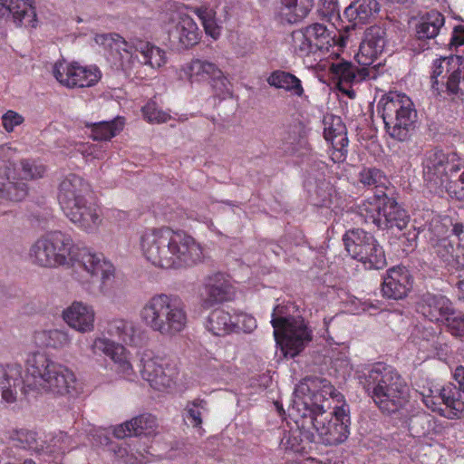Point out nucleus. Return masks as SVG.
I'll use <instances>...</instances> for the list:
<instances>
[{"label":"nucleus","instance_id":"f257e3e1","mask_svg":"<svg viewBox=\"0 0 464 464\" xmlns=\"http://www.w3.org/2000/svg\"><path fill=\"white\" fill-rule=\"evenodd\" d=\"M34 391L56 397H75L81 387L75 373L45 352L31 353L26 360V377L19 364L0 365V401L13 403L18 392Z\"/></svg>","mask_w":464,"mask_h":464},{"label":"nucleus","instance_id":"f03ea898","mask_svg":"<svg viewBox=\"0 0 464 464\" xmlns=\"http://www.w3.org/2000/svg\"><path fill=\"white\" fill-rule=\"evenodd\" d=\"M298 384L309 386L304 395L308 416L298 423L310 441L324 445L344 442L350 434L349 406L343 396L326 379L306 377Z\"/></svg>","mask_w":464,"mask_h":464},{"label":"nucleus","instance_id":"7ed1b4c3","mask_svg":"<svg viewBox=\"0 0 464 464\" xmlns=\"http://www.w3.org/2000/svg\"><path fill=\"white\" fill-rule=\"evenodd\" d=\"M140 248L146 260L166 269L187 268L203 259V249L191 236L169 227L143 231Z\"/></svg>","mask_w":464,"mask_h":464},{"label":"nucleus","instance_id":"20e7f679","mask_svg":"<svg viewBox=\"0 0 464 464\" xmlns=\"http://www.w3.org/2000/svg\"><path fill=\"white\" fill-rule=\"evenodd\" d=\"M90 185L80 176L70 173L59 183L58 201L65 216L79 228L92 233L102 223L97 208L87 196Z\"/></svg>","mask_w":464,"mask_h":464},{"label":"nucleus","instance_id":"39448f33","mask_svg":"<svg viewBox=\"0 0 464 464\" xmlns=\"http://www.w3.org/2000/svg\"><path fill=\"white\" fill-rule=\"evenodd\" d=\"M423 216L427 222L415 228L424 234L437 256L447 265L464 266V226L453 225L450 218H441L430 211Z\"/></svg>","mask_w":464,"mask_h":464},{"label":"nucleus","instance_id":"423d86ee","mask_svg":"<svg viewBox=\"0 0 464 464\" xmlns=\"http://www.w3.org/2000/svg\"><path fill=\"white\" fill-rule=\"evenodd\" d=\"M362 379L363 389L382 411L393 413L406 403L405 382L393 367L374 363Z\"/></svg>","mask_w":464,"mask_h":464},{"label":"nucleus","instance_id":"0eeeda50","mask_svg":"<svg viewBox=\"0 0 464 464\" xmlns=\"http://www.w3.org/2000/svg\"><path fill=\"white\" fill-rule=\"evenodd\" d=\"M139 315L144 325L163 336H174L188 324L186 305L175 295H153L143 304Z\"/></svg>","mask_w":464,"mask_h":464},{"label":"nucleus","instance_id":"6e6552de","mask_svg":"<svg viewBox=\"0 0 464 464\" xmlns=\"http://www.w3.org/2000/svg\"><path fill=\"white\" fill-rule=\"evenodd\" d=\"M377 109L387 133L400 141L408 140L417 120L411 99L402 92H389L380 99Z\"/></svg>","mask_w":464,"mask_h":464},{"label":"nucleus","instance_id":"1a4fd4ad","mask_svg":"<svg viewBox=\"0 0 464 464\" xmlns=\"http://www.w3.org/2000/svg\"><path fill=\"white\" fill-rule=\"evenodd\" d=\"M274 336L282 347L285 356L295 357L312 339V332L304 320L300 316H289L285 307L277 305L274 308L271 318Z\"/></svg>","mask_w":464,"mask_h":464},{"label":"nucleus","instance_id":"9d476101","mask_svg":"<svg viewBox=\"0 0 464 464\" xmlns=\"http://www.w3.org/2000/svg\"><path fill=\"white\" fill-rule=\"evenodd\" d=\"M431 87L437 95L451 99L464 94V57L449 56L433 62Z\"/></svg>","mask_w":464,"mask_h":464},{"label":"nucleus","instance_id":"9b49d317","mask_svg":"<svg viewBox=\"0 0 464 464\" xmlns=\"http://www.w3.org/2000/svg\"><path fill=\"white\" fill-rule=\"evenodd\" d=\"M74 266V277L83 286L100 282L102 288L115 276V267L101 253L87 248L74 252L72 261Z\"/></svg>","mask_w":464,"mask_h":464},{"label":"nucleus","instance_id":"f8f14e48","mask_svg":"<svg viewBox=\"0 0 464 464\" xmlns=\"http://www.w3.org/2000/svg\"><path fill=\"white\" fill-rule=\"evenodd\" d=\"M343 240L349 255L363 264L367 269H382L386 257L382 246L374 237L362 229L347 231Z\"/></svg>","mask_w":464,"mask_h":464},{"label":"nucleus","instance_id":"ddd939ff","mask_svg":"<svg viewBox=\"0 0 464 464\" xmlns=\"http://www.w3.org/2000/svg\"><path fill=\"white\" fill-rule=\"evenodd\" d=\"M140 375L150 385L160 392L173 391L179 381V371L166 357L146 352L140 358Z\"/></svg>","mask_w":464,"mask_h":464},{"label":"nucleus","instance_id":"4468645a","mask_svg":"<svg viewBox=\"0 0 464 464\" xmlns=\"http://www.w3.org/2000/svg\"><path fill=\"white\" fill-rule=\"evenodd\" d=\"M179 77L190 83L208 81L218 96L226 97L232 93L231 83L218 68L208 60L192 59L180 68Z\"/></svg>","mask_w":464,"mask_h":464},{"label":"nucleus","instance_id":"2eb2a0df","mask_svg":"<svg viewBox=\"0 0 464 464\" xmlns=\"http://www.w3.org/2000/svg\"><path fill=\"white\" fill-rule=\"evenodd\" d=\"M422 165L425 181L431 187H439L448 180L449 173L464 168V160L456 152L434 149L425 154Z\"/></svg>","mask_w":464,"mask_h":464},{"label":"nucleus","instance_id":"dca6fc26","mask_svg":"<svg viewBox=\"0 0 464 464\" xmlns=\"http://www.w3.org/2000/svg\"><path fill=\"white\" fill-rule=\"evenodd\" d=\"M309 392V386L304 384H297L293 398V404L290 408V415L294 419L296 429L285 432L281 440V445L285 449L294 452H304L306 446L313 441L306 439L304 430L298 423L301 420L308 416L307 402L304 401V395Z\"/></svg>","mask_w":464,"mask_h":464},{"label":"nucleus","instance_id":"f3484780","mask_svg":"<svg viewBox=\"0 0 464 464\" xmlns=\"http://www.w3.org/2000/svg\"><path fill=\"white\" fill-rule=\"evenodd\" d=\"M165 29L170 43L180 49L192 47L200 39V32L197 24L182 11H175L169 14L165 24Z\"/></svg>","mask_w":464,"mask_h":464},{"label":"nucleus","instance_id":"a211bd4d","mask_svg":"<svg viewBox=\"0 0 464 464\" xmlns=\"http://www.w3.org/2000/svg\"><path fill=\"white\" fill-rule=\"evenodd\" d=\"M53 74L61 84L69 88L91 87L102 77L96 66L84 67L65 61H58L53 64Z\"/></svg>","mask_w":464,"mask_h":464},{"label":"nucleus","instance_id":"6ab92c4d","mask_svg":"<svg viewBox=\"0 0 464 464\" xmlns=\"http://www.w3.org/2000/svg\"><path fill=\"white\" fill-rule=\"evenodd\" d=\"M386 45V32L380 26H371L364 33L355 58L361 66H374Z\"/></svg>","mask_w":464,"mask_h":464},{"label":"nucleus","instance_id":"aec40b11","mask_svg":"<svg viewBox=\"0 0 464 464\" xmlns=\"http://www.w3.org/2000/svg\"><path fill=\"white\" fill-rule=\"evenodd\" d=\"M324 135L332 144L330 157L334 163H341L346 160L347 146L349 143L346 127L338 116H327L324 120Z\"/></svg>","mask_w":464,"mask_h":464},{"label":"nucleus","instance_id":"412c9836","mask_svg":"<svg viewBox=\"0 0 464 464\" xmlns=\"http://www.w3.org/2000/svg\"><path fill=\"white\" fill-rule=\"evenodd\" d=\"M62 318L71 328L81 334L94 330L95 312L92 305L82 301H73L62 312Z\"/></svg>","mask_w":464,"mask_h":464},{"label":"nucleus","instance_id":"4be33fe9","mask_svg":"<svg viewBox=\"0 0 464 464\" xmlns=\"http://www.w3.org/2000/svg\"><path fill=\"white\" fill-rule=\"evenodd\" d=\"M330 70L338 78L340 84H354L376 79L382 72V64L378 62L372 67L357 68L348 62H337L331 64Z\"/></svg>","mask_w":464,"mask_h":464},{"label":"nucleus","instance_id":"5701e85b","mask_svg":"<svg viewBox=\"0 0 464 464\" xmlns=\"http://www.w3.org/2000/svg\"><path fill=\"white\" fill-rule=\"evenodd\" d=\"M417 311L430 322L444 323L453 313L451 302L441 295L426 293L417 303Z\"/></svg>","mask_w":464,"mask_h":464},{"label":"nucleus","instance_id":"b1692460","mask_svg":"<svg viewBox=\"0 0 464 464\" xmlns=\"http://www.w3.org/2000/svg\"><path fill=\"white\" fill-rule=\"evenodd\" d=\"M411 285V276L405 267H392L383 277L382 293L388 299L400 300L407 296Z\"/></svg>","mask_w":464,"mask_h":464},{"label":"nucleus","instance_id":"393cba45","mask_svg":"<svg viewBox=\"0 0 464 464\" xmlns=\"http://www.w3.org/2000/svg\"><path fill=\"white\" fill-rule=\"evenodd\" d=\"M34 0H0L2 15L11 16L18 26L35 28L37 17Z\"/></svg>","mask_w":464,"mask_h":464},{"label":"nucleus","instance_id":"a878e982","mask_svg":"<svg viewBox=\"0 0 464 464\" xmlns=\"http://www.w3.org/2000/svg\"><path fill=\"white\" fill-rule=\"evenodd\" d=\"M232 286L224 274L217 273L208 277L204 293L201 294V302L204 308H209L215 304L223 303L231 299Z\"/></svg>","mask_w":464,"mask_h":464},{"label":"nucleus","instance_id":"bb28decb","mask_svg":"<svg viewBox=\"0 0 464 464\" xmlns=\"http://www.w3.org/2000/svg\"><path fill=\"white\" fill-rule=\"evenodd\" d=\"M44 237L59 266L72 261L75 246L70 235L55 230L44 234Z\"/></svg>","mask_w":464,"mask_h":464},{"label":"nucleus","instance_id":"cd10ccee","mask_svg":"<svg viewBox=\"0 0 464 464\" xmlns=\"http://www.w3.org/2000/svg\"><path fill=\"white\" fill-rule=\"evenodd\" d=\"M107 332L111 336L117 337L126 345L137 347L142 343L141 330L131 320L113 319L109 323Z\"/></svg>","mask_w":464,"mask_h":464},{"label":"nucleus","instance_id":"c85d7f7f","mask_svg":"<svg viewBox=\"0 0 464 464\" xmlns=\"http://www.w3.org/2000/svg\"><path fill=\"white\" fill-rule=\"evenodd\" d=\"M382 202V208L381 211V219H379V228H397L398 230L404 229L409 223V216L406 211L398 205V203L388 198L386 195Z\"/></svg>","mask_w":464,"mask_h":464},{"label":"nucleus","instance_id":"c756f323","mask_svg":"<svg viewBox=\"0 0 464 464\" xmlns=\"http://www.w3.org/2000/svg\"><path fill=\"white\" fill-rule=\"evenodd\" d=\"M157 426L156 419L151 414H141L132 418L113 430V434L118 439L128 436H141L151 434Z\"/></svg>","mask_w":464,"mask_h":464},{"label":"nucleus","instance_id":"7c9ffc66","mask_svg":"<svg viewBox=\"0 0 464 464\" xmlns=\"http://www.w3.org/2000/svg\"><path fill=\"white\" fill-rule=\"evenodd\" d=\"M206 329L215 336H226L232 333H238V322L234 316L222 308L212 310L205 321Z\"/></svg>","mask_w":464,"mask_h":464},{"label":"nucleus","instance_id":"2f4dec72","mask_svg":"<svg viewBox=\"0 0 464 464\" xmlns=\"http://www.w3.org/2000/svg\"><path fill=\"white\" fill-rule=\"evenodd\" d=\"M380 11L376 0H355L343 12L344 16L355 25L370 22Z\"/></svg>","mask_w":464,"mask_h":464},{"label":"nucleus","instance_id":"473e14b6","mask_svg":"<svg viewBox=\"0 0 464 464\" xmlns=\"http://www.w3.org/2000/svg\"><path fill=\"white\" fill-rule=\"evenodd\" d=\"M439 399L445 407L440 410V416L450 420L459 419L464 411V402L459 399V390L447 385L439 390Z\"/></svg>","mask_w":464,"mask_h":464},{"label":"nucleus","instance_id":"72a5a7b5","mask_svg":"<svg viewBox=\"0 0 464 464\" xmlns=\"http://www.w3.org/2000/svg\"><path fill=\"white\" fill-rule=\"evenodd\" d=\"M266 82L271 87L283 89L293 96H304L301 80L289 72L276 70L266 78Z\"/></svg>","mask_w":464,"mask_h":464},{"label":"nucleus","instance_id":"f704fd0d","mask_svg":"<svg viewBox=\"0 0 464 464\" xmlns=\"http://www.w3.org/2000/svg\"><path fill=\"white\" fill-rule=\"evenodd\" d=\"M445 23L444 15L436 10H431L423 14L417 25L416 35L419 39L435 38Z\"/></svg>","mask_w":464,"mask_h":464},{"label":"nucleus","instance_id":"c9c22d12","mask_svg":"<svg viewBox=\"0 0 464 464\" xmlns=\"http://www.w3.org/2000/svg\"><path fill=\"white\" fill-rule=\"evenodd\" d=\"M413 338L420 349L423 351L436 353L439 356L447 354V346L442 343L443 338L436 335L432 329L417 327L413 333Z\"/></svg>","mask_w":464,"mask_h":464},{"label":"nucleus","instance_id":"e433bc0d","mask_svg":"<svg viewBox=\"0 0 464 464\" xmlns=\"http://www.w3.org/2000/svg\"><path fill=\"white\" fill-rule=\"evenodd\" d=\"M34 337L39 344L55 350L66 348L72 343L71 334L68 331L63 329L39 331Z\"/></svg>","mask_w":464,"mask_h":464},{"label":"nucleus","instance_id":"4c0bfd02","mask_svg":"<svg viewBox=\"0 0 464 464\" xmlns=\"http://www.w3.org/2000/svg\"><path fill=\"white\" fill-rule=\"evenodd\" d=\"M385 191L381 190L375 193L372 198L362 202L357 207V213L361 219L365 223H372L379 227V219H381V211L382 208V198L385 197Z\"/></svg>","mask_w":464,"mask_h":464},{"label":"nucleus","instance_id":"58836bf2","mask_svg":"<svg viewBox=\"0 0 464 464\" xmlns=\"http://www.w3.org/2000/svg\"><path fill=\"white\" fill-rule=\"evenodd\" d=\"M110 360L112 362L113 371L119 377L127 381L135 379L136 372L131 363L130 352L123 344L114 352Z\"/></svg>","mask_w":464,"mask_h":464},{"label":"nucleus","instance_id":"ea45409f","mask_svg":"<svg viewBox=\"0 0 464 464\" xmlns=\"http://www.w3.org/2000/svg\"><path fill=\"white\" fill-rule=\"evenodd\" d=\"M124 121L121 118H116L110 121H100L87 124L91 128L92 140L99 141H108L118 135L123 129Z\"/></svg>","mask_w":464,"mask_h":464},{"label":"nucleus","instance_id":"a19ab883","mask_svg":"<svg viewBox=\"0 0 464 464\" xmlns=\"http://www.w3.org/2000/svg\"><path fill=\"white\" fill-rule=\"evenodd\" d=\"M281 13L293 24L304 19L311 11L314 0H282Z\"/></svg>","mask_w":464,"mask_h":464},{"label":"nucleus","instance_id":"79ce46f5","mask_svg":"<svg viewBox=\"0 0 464 464\" xmlns=\"http://www.w3.org/2000/svg\"><path fill=\"white\" fill-rule=\"evenodd\" d=\"M29 256L32 262L43 267H57L59 266L55 256L53 255L49 246L42 236L31 246Z\"/></svg>","mask_w":464,"mask_h":464},{"label":"nucleus","instance_id":"37998d69","mask_svg":"<svg viewBox=\"0 0 464 464\" xmlns=\"http://www.w3.org/2000/svg\"><path fill=\"white\" fill-rule=\"evenodd\" d=\"M41 448H43L42 454L53 456L56 459L72 448V440L66 433L59 431L48 440H41Z\"/></svg>","mask_w":464,"mask_h":464},{"label":"nucleus","instance_id":"c03bdc74","mask_svg":"<svg viewBox=\"0 0 464 464\" xmlns=\"http://www.w3.org/2000/svg\"><path fill=\"white\" fill-rule=\"evenodd\" d=\"M41 440L36 432L27 430H16L12 436L14 447L37 454H42Z\"/></svg>","mask_w":464,"mask_h":464},{"label":"nucleus","instance_id":"a18cd8bd","mask_svg":"<svg viewBox=\"0 0 464 464\" xmlns=\"http://www.w3.org/2000/svg\"><path fill=\"white\" fill-rule=\"evenodd\" d=\"M208 401L201 398L188 401L184 408V419L193 428L202 430L203 416L208 412Z\"/></svg>","mask_w":464,"mask_h":464},{"label":"nucleus","instance_id":"49530a36","mask_svg":"<svg viewBox=\"0 0 464 464\" xmlns=\"http://www.w3.org/2000/svg\"><path fill=\"white\" fill-rule=\"evenodd\" d=\"M143 58V63L152 68H160L167 63L166 53L150 43L140 42L135 47Z\"/></svg>","mask_w":464,"mask_h":464},{"label":"nucleus","instance_id":"de8ad7c7","mask_svg":"<svg viewBox=\"0 0 464 464\" xmlns=\"http://www.w3.org/2000/svg\"><path fill=\"white\" fill-rule=\"evenodd\" d=\"M116 458L122 460L125 464H142L149 460L148 450L143 449H132L129 445L122 443L111 448Z\"/></svg>","mask_w":464,"mask_h":464},{"label":"nucleus","instance_id":"09e8293b","mask_svg":"<svg viewBox=\"0 0 464 464\" xmlns=\"http://www.w3.org/2000/svg\"><path fill=\"white\" fill-rule=\"evenodd\" d=\"M94 41L97 44L102 45L111 52L116 51L121 53L122 51L127 54L132 53L133 46L118 34H96L94 36Z\"/></svg>","mask_w":464,"mask_h":464},{"label":"nucleus","instance_id":"8fccbe9b","mask_svg":"<svg viewBox=\"0 0 464 464\" xmlns=\"http://www.w3.org/2000/svg\"><path fill=\"white\" fill-rule=\"evenodd\" d=\"M304 30L316 51L328 48L331 45V42L334 41L331 32L322 24H311L304 28Z\"/></svg>","mask_w":464,"mask_h":464},{"label":"nucleus","instance_id":"3c124183","mask_svg":"<svg viewBox=\"0 0 464 464\" xmlns=\"http://www.w3.org/2000/svg\"><path fill=\"white\" fill-rule=\"evenodd\" d=\"M122 343L115 342L104 334L95 336L89 345V350L93 356H106L111 358L114 352Z\"/></svg>","mask_w":464,"mask_h":464},{"label":"nucleus","instance_id":"603ef678","mask_svg":"<svg viewBox=\"0 0 464 464\" xmlns=\"http://www.w3.org/2000/svg\"><path fill=\"white\" fill-rule=\"evenodd\" d=\"M0 187V203L4 199L11 201H21L27 196L28 188L24 182H14L10 180Z\"/></svg>","mask_w":464,"mask_h":464},{"label":"nucleus","instance_id":"864d4df0","mask_svg":"<svg viewBox=\"0 0 464 464\" xmlns=\"http://www.w3.org/2000/svg\"><path fill=\"white\" fill-rule=\"evenodd\" d=\"M359 179L362 184L372 188H375L376 193L384 191L387 179L385 175L378 169L365 168L359 174Z\"/></svg>","mask_w":464,"mask_h":464},{"label":"nucleus","instance_id":"5fc2aeb1","mask_svg":"<svg viewBox=\"0 0 464 464\" xmlns=\"http://www.w3.org/2000/svg\"><path fill=\"white\" fill-rule=\"evenodd\" d=\"M292 47L298 56H305L316 50L304 29L292 33Z\"/></svg>","mask_w":464,"mask_h":464},{"label":"nucleus","instance_id":"6e6d98bb","mask_svg":"<svg viewBox=\"0 0 464 464\" xmlns=\"http://www.w3.org/2000/svg\"><path fill=\"white\" fill-rule=\"evenodd\" d=\"M141 111L144 119L152 124L164 123L170 119L169 113L163 111L155 101L148 102Z\"/></svg>","mask_w":464,"mask_h":464},{"label":"nucleus","instance_id":"4d7b16f0","mask_svg":"<svg viewBox=\"0 0 464 464\" xmlns=\"http://www.w3.org/2000/svg\"><path fill=\"white\" fill-rule=\"evenodd\" d=\"M196 14L202 22L206 34L217 39L219 36V29L215 20V12L208 8H198Z\"/></svg>","mask_w":464,"mask_h":464},{"label":"nucleus","instance_id":"13d9d810","mask_svg":"<svg viewBox=\"0 0 464 464\" xmlns=\"http://www.w3.org/2000/svg\"><path fill=\"white\" fill-rule=\"evenodd\" d=\"M20 165L21 174L24 179H41L46 172V167L35 160H24Z\"/></svg>","mask_w":464,"mask_h":464},{"label":"nucleus","instance_id":"bf43d9fd","mask_svg":"<svg viewBox=\"0 0 464 464\" xmlns=\"http://www.w3.org/2000/svg\"><path fill=\"white\" fill-rule=\"evenodd\" d=\"M2 126L7 132H12L15 127L21 125L24 118L20 113L9 110L6 112H5L2 117Z\"/></svg>","mask_w":464,"mask_h":464},{"label":"nucleus","instance_id":"052dcab7","mask_svg":"<svg viewBox=\"0 0 464 464\" xmlns=\"http://www.w3.org/2000/svg\"><path fill=\"white\" fill-rule=\"evenodd\" d=\"M234 320L238 322V332L242 331L246 334L252 333L257 326L256 320L254 316L245 313H237L234 315Z\"/></svg>","mask_w":464,"mask_h":464},{"label":"nucleus","instance_id":"680f3d73","mask_svg":"<svg viewBox=\"0 0 464 464\" xmlns=\"http://www.w3.org/2000/svg\"><path fill=\"white\" fill-rule=\"evenodd\" d=\"M421 395L424 404L432 411L438 412L440 415L441 401L439 399V390L436 391V394L434 391L429 390L428 394L422 393Z\"/></svg>","mask_w":464,"mask_h":464},{"label":"nucleus","instance_id":"e2e57ef3","mask_svg":"<svg viewBox=\"0 0 464 464\" xmlns=\"http://www.w3.org/2000/svg\"><path fill=\"white\" fill-rule=\"evenodd\" d=\"M449 329L452 335L464 339V314L449 323Z\"/></svg>","mask_w":464,"mask_h":464},{"label":"nucleus","instance_id":"0e129e2a","mask_svg":"<svg viewBox=\"0 0 464 464\" xmlns=\"http://www.w3.org/2000/svg\"><path fill=\"white\" fill-rule=\"evenodd\" d=\"M464 44V27L456 26L453 30L450 45L459 47Z\"/></svg>","mask_w":464,"mask_h":464},{"label":"nucleus","instance_id":"69168bd1","mask_svg":"<svg viewBox=\"0 0 464 464\" xmlns=\"http://www.w3.org/2000/svg\"><path fill=\"white\" fill-rule=\"evenodd\" d=\"M82 153L85 156H92L93 158H101L102 151L98 150L97 145L87 144L82 146Z\"/></svg>","mask_w":464,"mask_h":464},{"label":"nucleus","instance_id":"338daca9","mask_svg":"<svg viewBox=\"0 0 464 464\" xmlns=\"http://www.w3.org/2000/svg\"><path fill=\"white\" fill-rule=\"evenodd\" d=\"M453 378L459 385L458 390L464 392V367L463 366L460 365L455 369V371L453 372Z\"/></svg>","mask_w":464,"mask_h":464},{"label":"nucleus","instance_id":"774afa93","mask_svg":"<svg viewBox=\"0 0 464 464\" xmlns=\"http://www.w3.org/2000/svg\"><path fill=\"white\" fill-rule=\"evenodd\" d=\"M323 7L325 9V14H332L338 10V0H320Z\"/></svg>","mask_w":464,"mask_h":464}]
</instances>
